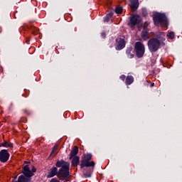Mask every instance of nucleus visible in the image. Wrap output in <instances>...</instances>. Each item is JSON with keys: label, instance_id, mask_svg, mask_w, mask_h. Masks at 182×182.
Wrapping results in <instances>:
<instances>
[{"label": "nucleus", "instance_id": "bb28decb", "mask_svg": "<svg viewBox=\"0 0 182 182\" xmlns=\"http://www.w3.org/2000/svg\"><path fill=\"white\" fill-rule=\"evenodd\" d=\"M101 36H102V38H106V33H102Z\"/></svg>", "mask_w": 182, "mask_h": 182}, {"label": "nucleus", "instance_id": "6e6552de", "mask_svg": "<svg viewBox=\"0 0 182 182\" xmlns=\"http://www.w3.org/2000/svg\"><path fill=\"white\" fill-rule=\"evenodd\" d=\"M9 153L8 152V150L3 149L0 151V161L1 163H6L8 160H9Z\"/></svg>", "mask_w": 182, "mask_h": 182}, {"label": "nucleus", "instance_id": "5701e85b", "mask_svg": "<svg viewBox=\"0 0 182 182\" xmlns=\"http://www.w3.org/2000/svg\"><path fill=\"white\" fill-rule=\"evenodd\" d=\"M119 78L121 79V80H126V75H122Z\"/></svg>", "mask_w": 182, "mask_h": 182}, {"label": "nucleus", "instance_id": "aec40b11", "mask_svg": "<svg viewBox=\"0 0 182 182\" xmlns=\"http://www.w3.org/2000/svg\"><path fill=\"white\" fill-rule=\"evenodd\" d=\"M115 12H116V14H122L123 12V8L119 7V6L117 7L115 9Z\"/></svg>", "mask_w": 182, "mask_h": 182}, {"label": "nucleus", "instance_id": "6ab92c4d", "mask_svg": "<svg viewBox=\"0 0 182 182\" xmlns=\"http://www.w3.org/2000/svg\"><path fill=\"white\" fill-rule=\"evenodd\" d=\"M174 36H175V34H174V32L173 31H171L167 34V37L168 38V39H174Z\"/></svg>", "mask_w": 182, "mask_h": 182}, {"label": "nucleus", "instance_id": "a211bd4d", "mask_svg": "<svg viewBox=\"0 0 182 182\" xmlns=\"http://www.w3.org/2000/svg\"><path fill=\"white\" fill-rule=\"evenodd\" d=\"M113 16V14H108L104 18V22H109L110 20V18Z\"/></svg>", "mask_w": 182, "mask_h": 182}, {"label": "nucleus", "instance_id": "4be33fe9", "mask_svg": "<svg viewBox=\"0 0 182 182\" xmlns=\"http://www.w3.org/2000/svg\"><path fill=\"white\" fill-rule=\"evenodd\" d=\"M150 25V23H149L148 21H146L144 24V29H146V28H147V26Z\"/></svg>", "mask_w": 182, "mask_h": 182}, {"label": "nucleus", "instance_id": "f03ea898", "mask_svg": "<svg viewBox=\"0 0 182 182\" xmlns=\"http://www.w3.org/2000/svg\"><path fill=\"white\" fill-rule=\"evenodd\" d=\"M161 41L157 38H151L148 41V48L150 52H157L158 49H160L161 46Z\"/></svg>", "mask_w": 182, "mask_h": 182}, {"label": "nucleus", "instance_id": "c85d7f7f", "mask_svg": "<svg viewBox=\"0 0 182 182\" xmlns=\"http://www.w3.org/2000/svg\"><path fill=\"white\" fill-rule=\"evenodd\" d=\"M24 163H25L26 164H28V163H29V162H28V161H25Z\"/></svg>", "mask_w": 182, "mask_h": 182}, {"label": "nucleus", "instance_id": "a878e982", "mask_svg": "<svg viewBox=\"0 0 182 182\" xmlns=\"http://www.w3.org/2000/svg\"><path fill=\"white\" fill-rule=\"evenodd\" d=\"M92 174L91 173H85V177H91Z\"/></svg>", "mask_w": 182, "mask_h": 182}, {"label": "nucleus", "instance_id": "4468645a", "mask_svg": "<svg viewBox=\"0 0 182 182\" xmlns=\"http://www.w3.org/2000/svg\"><path fill=\"white\" fill-rule=\"evenodd\" d=\"M134 82V77L132 75H127L125 80L126 85H132Z\"/></svg>", "mask_w": 182, "mask_h": 182}, {"label": "nucleus", "instance_id": "ddd939ff", "mask_svg": "<svg viewBox=\"0 0 182 182\" xmlns=\"http://www.w3.org/2000/svg\"><path fill=\"white\" fill-rule=\"evenodd\" d=\"M0 147H6L7 149H12L14 147V145H12V143L4 141L0 144Z\"/></svg>", "mask_w": 182, "mask_h": 182}, {"label": "nucleus", "instance_id": "cd10ccee", "mask_svg": "<svg viewBox=\"0 0 182 182\" xmlns=\"http://www.w3.org/2000/svg\"><path fill=\"white\" fill-rule=\"evenodd\" d=\"M150 86H151V87H153L154 86V82H151Z\"/></svg>", "mask_w": 182, "mask_h": 182}, {"label": "nucleus", "instance_id": "1a4fd4ad", "mask_svg": "<svg viewBox=\"0 0 182 182\" xmlns=\"http://www.w3.org/2000/svg\"><path fill=\"white\" fill-rule=\"evenodd\" d=\"M23 174H24V176L28 178L32 177V176H33V173L31 171V168H29V166L28 165H26L23 168Z\"/></svg>", "mask_w": 182, "mask_h": 182}, {"label": "nucleus", "instance_id": "412c9836", "mask_svg": "<svg viewBox=\"0 0 182 182\" xmlns=\"http://www.w3.org/2000/svg\"><path fill=\"white\" fill-rule=\"evenodd\" d=\"M56 150H58V145H55L53 146V150L50 154V156H53V154H55V151H56Z\"/></svg>", "mask_w": 182, "mask_h": 182}, {"label": "nucleus", "instance_id": "f3484780", "mask_svg": "<svg viewBox=\"0 0 182 182\" xmlns=\"http://www.w3.org/2000/svg\"><path fill=\"white\" fill-rule=\"evenodd\" d=\"M127 54L128 55V58H129L130 59L134 57V55L132 54V48H129L127 50Z\"/></svg>", "mask_w": 182, "mask_h": 182}, {"label": "nucleus", "instance_id": "20e7f679", "mask_svg": "<svg viewBox=\"0 0 182 182\" xmlns=\"http://www.w3.org/2000/svg\"><path fill=\"white\" fill-rule=\"evenodd\" d=\"M135 52L137 58H143L145 52L144 45L141 42H136L135 43Z\"/></svg>", "mask_w": 182, "mask_h": 182}, {"label": "nucleus", "instance_id": "0eeeda50", "mask_svg": "<svg viewBox=\"0 0 182 182\" xmlns=\"http://www.w3.org/2000/svg\"><path fill=\"white\" fill-rule=\"evenodd\" d=\"M126 46V41H124V38L122 37H118L116 40V49L117 50H122L123 48Z\"/></svg>", "mask_w": 182, "mask_h": 182}, {"label": "nucleus", "instance_id": "423d86ee", "mask_svg": "<svg viewBox=\"0 0 182 182\" xmlns=\"http://www.w3.org/2000/svg\"><path fill=\"white\" fill-rule=\"evenodd\" d=\"M140 22H141V18L139 15H134L130 18V23L132 29H134V26L139 25Z\"/></svg>", "mask_w": 182, "mask_h": 182}, {"label": "nucleus", "instance_id": "7ed1b4c3", "mask_svg": "<svg viewBox=\"0 0 182 182\" xmlns=\"http://www.w3.org/2000/svg\"><path fill=\"white\" fill-rule=\"evenodd\" d=\"M92 155L90 154H85L83 159L82 160L80 167H95V161H92Z\"/></svg>", "mask_w": 182, "mask_h": 182}, {"label": "nucleus", "instance_id": "9b49d317", "mask_svg": "<svg viewBox=\"0 0 182 182\" xmlns=\"http://www.w3.org/2000/svg\"><path fill=\"white\" fill-rule=\"evenodd\" d=\"M139 8V0H131V9L136 11Z\"/></svg>", "mask_w": 182, "mask_h": 182}, {"label": "nucleus", "instance_id": "dca6fc26", "mask_svg": "<svg viewBox=\"0 0 182 182\" xmlns=\"http://www.w3.org/2000/svg\"><path fill=\"white\" fill-rule=\"evenodd\" d=\"M141 38L144 39V41H147L149 39V33L147 31L144 30L141 33Z\"/></svg>", "mask_w": 182, "mask_h": 182}, {"label": "nucleus", "instance_id": "39448f33", "mask_svg": "<svg viewBox=\"0 0 182 182\" xmlns=\"http://www.w3.org/2000/svg\"><path fill=\"white\" fill-rule=\"evenodd\" d=\"M164 21H166V16L164 14L158 13L154 16V24L156 26H159V25H161V23L164 22Z\"/></svg>", "mask_w": 182, "mask_h": 182}, {"label": "nucleus", "instance_id": "9d476101", "mask_svg": "<svg viewBox=\"0 0 182 182\" xmlns=\"http://www.w3.org/2000/svg\"><path fill=\"white\" fill-rule=\"evenodd\" d=\"M13 182H31V178H26L23 176V175H21L18 177V181H16V176L13 180Z\"/></svg>", "mask_w": 182, "mask_h": 182}, {"label": "nucleus", "instance_id": "393cba45", "mask_svg": "<svg viewBox=\"0 0 182 182\" xmlns=\"http://www.w3.org/2000/svg\"><path fill=\"white\" fill-rule=\"evenodd\" d=\"M50 182H60V181H59L58 179H56V178H53V179H51V181H50Z\"/></svg>", "mask_w": 182, "mask_h": 182}, {"label": "nucleus", "instance_id": "b1692460", "mask_svg": "<svg viewBox=\"0 0 182 182\" xmlns=\"http://www.w3.org/2000/svg\"><path fill=\"white\" fill-rule=\"evenodd\" d=\"M31 171H32V173H36V168H35V166H33Z\"/></svg>", "mask_w": 182, "mask_h": 182}, {"label": "nucleus", "instance_id": "f257e3e1", "mask_svg": "<svg viewBox=\"0 0 182 182\" xmlns=\"http://www.w3.org/2000/svg\"><path fill=\"white\" fill-rule=\"evenodd\" d=\"M56 167L60 168L58 171V168L53 167L50 170L48 177L49 178L57 176L60 180H66L69 178V167L70 164L63 160L58 161L55 164Z\"/></svg>", "mask_w": 182, "mask_h": 182}, {"label": "nucleus", "instance_id": "f8f14e48", "mask_svg": "<svg viewBox=\"0 0 182 182\" xmlns=\"http://www.w3.org/2000/svg\"><path fill=\"white\" fill-rule=\"evenodd\" d=\"M79 153V148L77 146H74L73 150L70 152V159H73V157H76V155Z\"/></svg>", "mask_w": 182, "mask_h": 182}, {"label": "nucleus", "instance_id": "2eb2a0df", "mask_svg": "<svg viewBox=\"0 0 182 182\" xmlns=\"http://www.w3.org/2000/svg\"><path fill=\"white\" fill-rule=\"evenodd\" d=\"M72 159V166H73V167H77V166H79V156H73Z\"/></svg>", "mask_w": 182, "mask_h": 182}]
</instances>
